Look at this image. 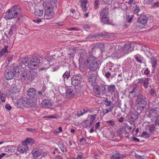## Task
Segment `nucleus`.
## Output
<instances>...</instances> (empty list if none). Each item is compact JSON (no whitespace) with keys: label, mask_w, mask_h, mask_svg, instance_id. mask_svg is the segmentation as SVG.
<instances>
[{"label":"nucleus","mask_w":159,"mask_h":159,"mask_svg":"<svg viewBox=\"0 0 159 159\" xmlns=\"http://www.w3.org/2000/svg\"><path fill=\"white\" fill-rule=\"evenodd\" d=\"M150 73V70H149L148 68H147L144 71V74L147 75H148Z\"/></svg>","instance_id":"57"},{"label":"nucleus","mask_w":159,"mask_h":159,"mask_svg":"<svg viewBox=\"0 0 159 159\" xmlns=\"http://www.w3.org/2000/svg\"><path fill=\"white\" fill-rule=\"evenodd\" d=\"M151 63L152 65V67L154 70L156 68L157 65L156 60L155 59L153 60L152 61Z\"/></svg>","instance_id":"44"},{"label":"nucleus","mask_w":159,"mask_h":159,"mask_svg":"<svg viewBox=\"0 0 159 159\" xmlns=\"http://www.w3.org/2000/svg\"><path fill=\"white\" fill-rule=\"evenodd\" d=\"M113 0H101V3L102 4L106 5L107 4H110L111 2Z\"/></svg>","instance_id":"46"},{"label":"nucleus","mask_w":159,"mask_h":159,"mask_svg":"<svg viewBox=\"0 0 159 159\" xmlns=\"http://www.w3.org/2000/svg\"><path fill=\"white\" fill-rule=\"evenodd\" d=\"M125 127H122L120 128L116 131V133L118 135H120L122 134L124 132Z\"/></svg>","instance_id":"43"},{"label":"nucleus","mask_w":159,"mask_h":159,"mask_svg":"<svg viewBox=\"0 0 159 159\" xmlns=\"http://www.w3.org/2000/svg\"><path fill=\"white\" fill-rule=\"evenodd\" d=\"M149 114L150 116L153 117H155L157 116H159V109L157 107L153 108L149 111Z\"/></svg>","instance_id":"21"},{"label":"nucleus","mask_w":159,"mask_h":159,"mask_svg":"<svg viewBox=\"0 0 159 159\" xmlns=\"http://www.w3.org/2000/svg\"><path fill=\"white\" fill-rule=\"evenodd\" d=\"M45 11L44 18L45 19H51L54 14L53 7L50 2L46 3L45 6Z\"/></svg>","instance_id":"5"},{"label":"nucleus","mask_w":159,"mask_h":159,"mask_svg":"<svg viewBox=\"0 0 159 159\" xmlns=\"http://www.w3.org/2000/svg\"><path fill=\"white\" fill-rule=\"evenodd\" d=\"M12 57L13 56L12 55L9 56L7 60L5 61V63L7 64V65H8L10 62L12 61Z\"/></svg>","instance_id":"45"},{"label":"nucleus","mask_w":159,"mask_h":159,"mask_svg":"<svg viewBox=\"0 0 159 159\" xmlns=\"http://www.w3.org/2000/svg\"><path fill=\"white\" fill-rule=\"evenodd\" d=\"M42 106L45 108H47L52 105L51 102L48 99L43 100L42 102Z\"/></svg>","instance_id":"24"},{"label":"nucleus","mask_w":159,"mask_h":159,"mask_svg":"<svg viewBox=\"0 0 159 159\" xmlns=\"http://www.w3.org/2000/svg\"><path fill=\"white\" fill-rule=\"evenodd\" d=\"M26 65L25 64H20L15 69H13L16 75V77H17L24 71V68Z\"/></svg>","instance_id":"12"},{"label":"nucleus","mask_w":159,"mask_h":159,"mask_svg":"<svg viewBox=\"0 0 159 159\" xmlns=\"http://www.w3.org/2000/svg\"><path fill=\"white\" fill-rule=\"evenodd\" d=\"M150 134L146 131H143L142 134L141 136L143 138L146 139L149 138Z\"/></svg>","instance_id":"42"},{"label":"nucleus","mask_w":159,"mask_h":159,"mask_svg":"<svg viewBox=\"0 0 159 159\" xmlns=\"http://www.w3.org/2000/svg\"><path fill=\"white\" fill-rule=\"evenodd\" d=\"M134 50V48L130 44H126L122 47V51L124 53L128 54Z\"/></svg>","instance_id":"16"},{"label":"nucleus","mask_w":159,"mask_h":159,"mask_svg":"<svg viewBox=\"0 0 159 159\" xmlns=\"http://www.w3.org/2000/svg\"><path fill=\"white\" fill-rule=\"evenodd\" d=\"M88 111V110L87 109H83L82 111H79L78 112V115L79 116L82 115L84 114L87 112Z\"/></svg>","instance_id":"47"},{"label":"nucleus","mask_w":159,"mask_h":159,"mask_svg":"<svg viewBox=\"0 0 159 159\" xmlns=\"http://www.w3.org/2000/svg\"><path fill=\"white\" fill-rule=\"evenodd\" d=\"M6 53V50H5L2 49L0 51V58L3 56L5 55V54Z\"/></svg>","instance_id":"59"},{"label":"nucleus","mask_w":159,"mask_h":159,"mask_svg":"<svg viewBox=\"0 0 159 159\" xmlns=\"http://www.w3.org/2000/svg\"><path fill=\"white\" fill-rule=\"evenodd\" d=\"M70 71L69 70H67L66 71L63 75L62 76V78L64 82L66 81L70 77Z\"/></svg>","instance_id":"25"},{"label":"nucleus","mask_w":159,"mask_h":159,"mask_svg":"<svg viewBox=\"0 0 159 159\" xmlns=\"http://www.w3.org/2000/svg\"><path fill=\"white\" fill-rule=\"evenodd\" d=\"M149 130L152 133L155 131V127L153 125H151L149 126Z\"/></svg>","instance_id":"51"},{"label":"nucleus","mask_w":159,"mask_h":159,"mask_svg":"<svg viewBox=\"0 0 159 159\" xmlns=\"http://www.w3.org/2000/svg\"><path fill=\"white\" fill-rule=\"evenodd\" d=\"M44 93V91L42 89L41 90L38 91L37 94L36 95L35 99H38L41 98L43 96V93Z\"/></svg>","instance_id":"37"},{"label":"nucleus","mask_w":159,"mask_h":159,"mask_svg":"<svg viewBox=\"0 0 159 159\" xmlns=\"http://www.w3.org/2000/svg\"><path fill=\"white\" fill-rule=\"evenodd\" d=\"M40 61V60L38 57L33 56L28 62V67L31 69H34L39 65Z\"/></svg>","instance_id":"7"},{"label":"nucleus","mask_w":159,"mask_h":159,"mask_svg":"<svg viewBox=\"0 0 159 159\" xmlns=\"http://www.w3.org/2000/svg\"><path fill=\"white\" fill-rule=\"evenodd\" d=\"M37 90L33 88H29L27 91V95L31 98H35Z\"/></svg>","instance_id":"18"},{"label":"nucleus","mask_w":159,"mask_h":159,"mask_svg":"<svg viewBox=\"0 0 159 159\" xmlns=\"http://www.w3.org/2000/svg\"><path fill=\"white\" fill-rule=\"evenodd\" d=\"M82 80V78L80 75L79 74L75 75L71 79V84L72 85L75 86H77Z\"/></svg>","instance_id":"11"},{"label":"nucleus","mask_w":159,"mask_h":159,"mask_svg":"<svg viewBox=\"0 0 159 159\" xmlns=\"http://www.w3.org/2000/svg\"><path fill=\"white\" fill-rule=\"evenodd\" d=\"M108 91L111 94H113L116 89V86L114 85H111L108 86Z\"/></svg>","instance_id":"33"},{"label":"nucleus","mask_w":159,"mask_h":159,"mask_svg":"<svg viewBox=\"0 0 159 159\" xmlns=\"http://www.w3.org/2000/svg\"><path fill=\"white\" fill-rule=\"evenodd\" d=\"M21 9L18 5H15L8 10L6 12L4 18L6 20L16 18L20 16Z\"/></svg>","instance_id":"2"},{"label":"nucleus","mask_w":159,"mask_h":159,"mask_svg":"<svg viewBox=\"0 0 159 159\" xmlns=\"http://www.w3.org/2000/svg\"><path fill=\"white\" fill-rule=\"evenodd\" d=\"M42 152V149L36 148L32 150L31 153L34 159H36L41 155Z\"/></svg>","instance_id":"19"},{"label":"nucleus","mask_w":159,"mask_h":159,"mask_svg":"<svg viewBox=\"0 0 159 159\" xmlns=\"http://www.w3.org/2000/svg\"><path fill=\"white\" fill-rule=\"evenodd\" d=\"M139 113L136 111H133L131 112L130 118L131 120L133 121H135L138 118Z\"/></svg>","instance_id":"29"},{"label":"nucleus","mask_w":159,"mask_h":159,"mask_svg":"<svg viewBox=\"0 0 159 159\" xmlns=\"http://www.w3.org/2000/svg\"><path fill=\"white\" fill-rule=\"evenodd\" d=\"M149 93L151 96L154 97L156 96V94L155 93V91L152 89L150 91Z\"/></svg>","instance_id":"53"},{"label":"nucleus","mask_w":159,"mask_h":159,"mask_svg":"<svg viewBox=\"0 0 159 159\" xmlns=\"http://www.w3.org/2000/svg\"><path fill=\"white\" fill-rule=\"evenodd\" d=\"M86 0L83 1L81 2V5L83 11H86L87 10V7L86 6Z\"/></svg>","instance_id":"36"},{"label":"nucleus","mask_w":159,"mask_h":159,"mask_svg":"<svg viewBox=\"0 0 159 159\" xmlns=\"http://www.w3.org/2000/svg\"><path fill=\"white\" fill-rule=\"evenodd\" d=\"M28 72L26 70H24L21 74L20 77L23 81L27 80L28 81Z\"/></svg>","instance_id":"30"},{"label":"nucleus","mask_w":159,"mask_h":159,"mask_svg":"<svg viewBox=\"0 0 159 159\" xmlns=\"http://www.w3.org/2000/svg\"><path fill=\"white\" fill-rule=\"evenodd\" d=\"M77 159H82L83 158L84 154L81 152H79L77 153Z\"/></svg>","instance_id":"52"},{"label":"nucleus","mask_w":159,"mask_h":159,"mask_svg":"<svg viewBox=\"0 0 159 159\" xmlns=\"http://www.w3.org/2000/svg\"><path fill=\"white\" fill-rule=\"evenodd\" d=\"M74 94V91L71 89L68 88L66 91V96L68 98H70Z\"/></svg>","instance_id":"27"},{"label":"nucleus","mask_w":159,"mask_h":159,"mask_svg":"<svg viewBox=\"0 0 159 159\" xmlns=\"http://www.w3.org/2000/svg\"><path fill=\"white\" fill-rule=\"evenodd\" d=\"M27 100L24 98L20 99L17 101V104L18 106L25 107L27 106Z\"/></svg>","instance_id":"23"},{"label":"nucleus","mask_w":159,"mask_h":159,"mask_svg":"<svg viewBox=\"0 0 159 159\" xmlns=\"http://www.w3.org/2000/svg\"><path fill=\"white\" fill-rule=\"evenodd\" d=\"M71 50L72 51V52L71 53H69L68 54V57L70 59L72 58L74 56L75 53V50L72 49Z\"/></svg>","instance_id":"48"},{"label":"nucleus","mask_w":159,"mask_h":159,"mask_svg":"<svg viewBox=\"0 0 159 159\" xmlns=\"http://www.w3.org/2000/svg\"><path fill=\"white\" fill-rule=\"evenodd\" d=\"M112 102L111 101H108L107 102H105V105L106 107H110V106H113L111 105L112 104Z\"/></svg>","instance_id":"60"},{"label":"nucleus","mask_w":159,"mask_h":159,"mask_svg":"<svg viewBox=\"0 0 159 159\" xmlns=\"http://www.w3.org/2000/svg\"><path fill=\"white\" fill-rule=\"evenodd\" d=\"M109 70L110 71L114 72L115 70V67L114 66H111Z\"/></svg>","instance_id":"63"},{"label":"nucleus","mask_w":159,"mask_h":159,"mask_svg":"<svg viewBox=\"0 0 159 159\" xmlns=\"http://www.w3.org/2000/svg\"><path fill=\"white\" fill-rule=\"evenodd\" d=\"M97 114H95L93 115H90V117L86 120L85 121V125L86 127L92 126L95 123V120Z\"/></svg>","instance_id":"14"},{"label":"nucleus","mask_w":159,"mask_h":159,"mask_svg":"<svg viewBox=\"0 0 159 159\" xmlns=\"http://www.w3.org/2000/svg\"><path fill=\"white\" fill-rule=\"evenodd\" d=\"M136 97L135 107L137 110L143 111L147 104V99L144 95L141 93Z\"/></svg>","instance_id":"4"},{"label":"nucleus","mask_w":159,"mask_h":159,"mask_svg":"<svg viewBox=\"0 0 159 159\" xmlns=\"http://www.w3.org/2000/svg\"><path fill=\"white\" fill-rule=\"evenodd\" d=\"M5 107L8 111L10 110L11 109V106L8 104H6L5 106Z\"/></svg>","instance_id":"62"},{"label":"nucleus","mask_w":159,"mask_h":159,"mask_svg":"<svg viewBox=\"0 0 159 159\" xmlns=\"http://www.w3.org/2000/svg\"><path fill=\"white\" fill-rule=\"evenodd\" d=\"M133 18L132 16H127L126 21L128 22L129 23L132 19Z\"/></svg>","instance_id":"61"},{"label":"nucleus","mask_w":159,"mask_h":159,"mask_svg":"<svg viewBox=\"0 0 159 159\" xmlns=\"http://www.w3.org/2000/svg\"><path fill=\"white\" fill-rule=\"evenodd\" d=\"M134 156L138 159H144V156H141L136 153H135Z\"/></svg>","instance_id":"49"},{"label":"nucleus","mask_w":159,"mask_h":159,"mask_svg":"<svg viewBox=\"0 0 159 159\" xmlns=\"http://www.w3.org/2000/svg\"><path fill=\"white\" fill-rule=\"evenodd\" d=\"M101 21L105 24H110L109 19L106 17H100Z\"/></svg>","instance_id":"38"},{"label":"nucleus","mask_w":159,"mask_h":159,"mask_svg":"<svg viewBox=\"0 0 159 159\" xmlns=\"http://www.w3.org/2000/svg\"><path fill=\"white\" fill-rule=\"evenodd\" d=\"M36 73L33 70H30L28 72V81H31L35 79Z\"/></svg>","instance_id":"22"},{"label":"nucleus","mask_w":159,"mask_h":159,"mask_svg":"<svg viewBox=\"0 0 159 159\" xmlns=\"http://www.w3.org/2000/svg\"><path fill=\"white\" fill-rule=\"evenodd\" d=\"M93 90L95 93L99 95H103L106 93V85L104 84H101L99 86H95Z\"/></svg>","instance_id":"8"},{"label":"nucleus","mask_w":159,"mask_h":159,"mask_svg":"<svg viewBox=\"0 0 159 159\" xmlns=\"http://www.w3.org/2000/svg\"><path fill=\"white\" fill-rule=\"evenodd\" d=\"M114 55L117 58L119 59L123 56L124 55V54L123 51L118 50L115 51L114 53Z\"/></svg>","instance_id":"28"},{"label":"nucleus","mask_w":159,"mask_h":159,"mask_svg":"<svg viewBox=\"0 0 159 159\" xmlns=\"http://www.w3.org/2000/svg\"><path fill=\"white\" fill-rule=\"evenodd\" d=\"M34 143V140H25L17 148V154L23 153L27 151L29 147L31 146Z\"/></svg>","instance_id":"3"},{"label":"nucleus","mask_w":159,"mask_h":159,"mask_svg":"<svg viewBox=\"0 0 159 159\" xmlns=\"http://www.w3.org/2000/svg\"><path fill=\"white\" fill-rule=\"evenodd\" d=\"M99 2V0H95L94 2V8L95 9H96L98 8Z\"/></svg>","instance_id":"56"},{"label":"nucleus","mask_w":159,"mask_h":159,"mask_svg":"<svg viewBox=\"0 0 159 159\" xmlns=\"http://www.w3.org/2000/svg\"><path fill=\"white\" fill-rule=\"evenodd\" d=\"M89 77L88 80L89 82H90L93 85L95 84L96 80V76L95 74L93 73L92 72L89 71L88 73Z\"/></svg>","instance_id":"17"},{"label":"nucleus","mask_w":159,"mask_h":159,"mask_svg":"<svg viewBox=\"0 0 159 159\" xmlns=\"http://www.w3.org/2000/svg\"><path fill=\"white\" fill-rule=\"evenodd\" d=\"M68 30H69L77 31L78 30V28L76 27H72L68 28Z\"/></svg>","instance_id":"64"},{"label":"nucleus","mask_w":159,"mask_h":159,"mask_svg":"<svg viewBox=\"0 0 159 159\" xmlns=\"http://www.w3.org/2000/svg\"><path fill=\"white\" fill-rule=\"evenodd\" d=\"M19 90V89L17 86L16 85V84H13L11 85V95L12 99L14 97V94H16V95H15V96L18 95V92Z\"/></svg>","instance_id":"15"},{"label":"nucleus","mask_w":159,"mask_h":159,"mask_svg":"<svg viewBox=\"0 0 159 159\" xmlns=\"http://www.w3.org/2000/svg\"><path fill=\"white\" fill-rule=\"evenodd\" d=\"M134 57L137 62L140 63H142V61L143 58L140 54H137L134 55Z\"/></svg>","instance_id":"35"},{"label":"nucleus","mask_w":159,"mask_h":159,"mask_svg":"<svg viewBox=\"0 0 159 159\" xmlns=\"http://www.w3.org/2000/svg\"><path fill=\"white\" fill-rule=\"evenodd\" d=\"M124 125L125 127L126 128H127L128 130H129V131H131L132 130H133L132 129V126H130L128 125V124L127 123H125L124 124Z\"/></svg>","instance_id":"50"},{"label":"nucleus","mask_w":159,"mask_h":159,"mask_svg":"<svg viewBox=\"0 0 159 159\" xmlns=\"http://www.w3.org/2000/svg\"><path fill=\"white\" fill-rule=\"evenodd\" d=\"M28 57L27 56H25L23 57H21L19 59V62L20 64H26L28 61Z\"/></svg>","instance_id":"31"},{"label":"nucleus","mask_w":159,"mask_h":159,"mask_svg":"<svg viewBox=\"0 0 159 159\" xmlns=\"http://www.w3.org/2000/svg\"><path fill=\"white\" fill-rule=\"evenodd\" d=\"M21 9L18 5H15L8 10L6 12L4 18L6 20L16 18L20 16Z\"/></svg>","instance_id":"1"},{"label":"nucleus","mask_w":159,"mask_h":159,"mask_svg":"<svg viewBox=\"0 0 159 159\" xmlns=\"http://www.w3.org/2000/svg\"><path fill=\"white\" fill-rule=\"evenodd\" d=\"M140 9L139 7L138 6H136L135 9L134 10V12L137 15H138V13L140 11Z\"/></svg>","instance_id":"58"},{"label":"nucleus","mask_w":159,"mask_h":159,"mask_svg":"<svg viewBox=\"0 0 159 159\" xmlns=\"http://www.w3.org/2000/svg\"><path fill=\"white\" fill-rule=\"evenodd\" d=\"M34 14L35 16H37L41 17L43 15V10L39 9H36L34 11Z\"/></svg>","instance_id":"32"},{"label":"nucleus","mask_w":159,"mask_h":159,"mask_svg":"<svg viewBox=\"0 0 159 159\" xmlns=\"http://www.w3.org/2000/svg\"><path fill=\"white\" fill-rule=\"evenodd\" d=\"M16 147L14 146H11L9 149H8V151L12 153H14L16 154H17V152H16L15 151L16 150Z\"/></svg>","instance_id":"39"},{"label":"nucleus","mask_w":159,"mask_h":159,"mask_svg":"<svg viewBox=\"0 0 159 159\" xmlns=\"http://www.w3.org/2000/svg\"><path fill=\"white\" fill-rule=\"evenodd\" d=\"M138 84L143 85L146 89H147L149 84V79L148 78H143L139 79L138 80Z\"/></svg>","instance_id":"13"},{"label":"nucleus","mask_w":159,"mask_h":159,"mask_svg":"<svg viewBox=\"0 0 159 159\" xmlns=\"http://www.w3.org/2000/svg\"><path fill=\"white\" fill-rule=\"evenodd\" d=\"M148 17L146 15H142L137 18V22L136 23L137 28L142 29L143 28V26L141 25H139V24H141L142 25H145L148 21Z\"/></svg>","instance_id":"9"},{"label":"nucleus","mask_w":159,"mask_h":159,"mask_svg":"<svg viewBox=\"0 0 159 159\" xmlns=\"http://www.w3.org/2000/svg\"><path fill=\"white\" fill-rule=\"evenodd\" d=\"M108 11L109 9L106 7L102 9L100 12V17H106L107 16Z\"/></svg>","instance_id":"26"},{"label":"nucleus","mask_w":159,"mask_h":159,"mask_svg":"<svg viewBox=\"0 0 159 159\" xmlns=\"http://www.w3.org/2000/svg\"><path fill=\"white\" fill-rule=\"evenodd\" d=\"M105 122L106 123V124H107L108 125L112 126H114L115 123V121L113 120H107L105 121Z\"/></svg>","instance_id":"40"},{"label":"nucleus","mask_w":159,"mask_h":159,"mask_svg":"<svg viewBox=\"0 0 159 159\" xmlns=\"http://www.w3.org/2000/svg\"><path fill=\"white\" fill-rule=\"evenodd\" d=\"M154 123L156 126H159V116L156 117Z\"/></svg>","instance_id":"54"},{"label":"nucleus","mask_w":159,"mask_h":159,"mask_svg":"<svg viewBox=\"0 0 159 159\" xmlns=\"http://www.w3.org/2000/svg\"><path fill=\"white\" fill-rule=\"evenodd\" d=\"M87 64L89 71H94L96 70L99 66L98 64L97 61L94 60L88 61Z\"/></svg>","instance_id":"10"},{"label":"nucleus","mask_w":159,"mask_h":159,"mask_svg":"<svg viewBox=\"0 0 159 159\" xmlns=\"http://www.w3.org/2000/svg\"><path fill=\"white\" fill-rule=\"evenodd\" d=\"M15 72L13 70L8 71L5 74V77L6 79L7 80H11L14 77H16Z\"/></svg>","instance_id":"20"},{"label":"nucleus","mask_w":159,"mask_h":159,"mask_svg":"<svg viewBox=\"0 0 159 159\" xmlns=\"http://www.w3.org/2000/svg\"><path fill=\"white\" fill-rule=\"evenodd\" d=\"M61 150L63 152L66 151V147L65 145L62 144L60 147Z\"/></svg>","instance_id":"55"},{"label":"nucleus","mask_w":159,"mask_h":159,"mask_svg":"<svg viewBox=\"0 0 159 159\" xmlns=\"http://www.w3.org/2000/svg\"><path fill=\"white\" fill-rule=\"evenodd\" d=\"M113 108V106H110V107L107 109H102V111L104 114H106L108 112L111 111Z\"/></svg>","instance_id":"41"},{"label":"nucleus","mask_w":159,"mask_h":159,"mask_svg":"<svg viewBox=\"0 0 159 159\" xmlns=\"http://www.w3.org/2000/svg\"><path fill=\"white\" fill-rule=\"evenodd\" d=\"M122 157L121 155L117 152H115L113 153L112 157H111V159H119Z\"/></svg>","instance_id":"34"},{"label":"nucleus","mask_w":159,"mask_h":159,"mask_svg":"<svg viewBox=\"0 0 159 159\" xmlns=\"http://www.w3.org/2000/svg\"><path fill=\"white\" fill-rule=\"evenodd\" d=\"M129 98H131L132 96L134 97H136L141 93L140 90L137 89V85L130 87L126 90Z\"/></svg>","instance_id":"6"}]
</instances>
